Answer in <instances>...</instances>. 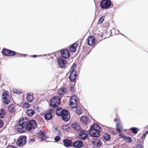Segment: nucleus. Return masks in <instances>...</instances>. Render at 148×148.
<instances>
[{
    "label": "nucleus",
    "instance_id": "f257e3e1",
    "mask_svg": "<svg viewBox=\"0 0 148 148\" xmlns=\"http://www.w3.org/2000/svg\"><path fill=\"white\" fill-rule=\"evenodd\" d=\"M36 122L34 120L30 121L25 118L20 119L18 121V124L15 126L16 130L20 133L25 132L26 130L32 131V130L37 128Z\"/></svg>",
    "mask_w": 148,
    "mask_h": 148
},
{
    "label": "nucleus",
    "instance_id": "f03ea898",
    "mask_svg": "<svg viewBox=\"0 0 148 148\" xmlns=\"http://www.w3.org/2000/svg\"><path fill=\"white\" fill-rule=\"evenodd\" d=\"M101 129V127L98 124L95 123L93 126H91L89 133L90 135L93 137H98L100 136L99 131Z\"/></svg>",
    "mask_w": 148,
    "mask_h": 148
},
{
    "label": "nucleus",
    "instance_id": "7ed1b4c3",
    "mask_svg": "<svg viewBox=\"0 0 148 148\" xmlns=\"http://www.w3.org/2000/svg\"><path fill=\"white\" fill-rule=\"evenodd\" d=\"M56 115L58 116H62V119L64 121H67L70 119V115L68 111L63 110L60 112H56Z\"/></svg>",
    "mask_w": 148,
    "mask_h": 148
},
{
    "label": "nucleus",
    "instance_id": "20e7f679",
    "mask_svg": "<svg viewBox=\"0 0 148 148\" xmlns=\"http://www.w3.org/2000/svg\"><path fill=\"white\" fill-rule=\"evenodd\" d=\"M60 97L58 96L54 97L51 99L50 106L53 108L57 107L60 104Z\"/></svg>",
    "mask_w": 148,
    "mask_h": 148
},
{
    "label": "nucleus",
    "instance_id": "39448f33",
    "mask_svg": "<svg viewBox=\"0 0 148 148\" xmlns=\"http://www.w3.org/2000/svg\"><path fill=\"white\" fill-rule=\"evenodd\" d=\"M77 98L75 95H72L71 97L69 105L72 108H74L77 107Z\"/></svg>",
    "mask_w": 148,
    "mask_h": 148
},
{
    "label": "nucleus",
    "instance_id": "423d86ee",
    "mask_svg": "<svg viewBox=\"0 0 148 148\" xmlns=\"http://www.w3.org/2000/svg\"><path fill=\"white\" fill-rule=\"evenodd\" d=\"M100 6L103 9H107L111 5L110 0H102L100 3Z\"/></svg>",
    "mask_w": 148,
    "mask_h": 148
},
{
    "label": "nucleus",
    "instance_id": "0eeeda50",
    "mask_svg": "<svg viewBox=\"0 0 148 148\" xmlns=\"http://www.w3.org/2000/svg\"><path fill=\"white\" fill-rule=\"evenodd\" d=\"M27 141L26 137L24 136H21L17 142V145L19 147L23 146Z\"/></svg>",
    "mask_w": 148,
    "mask_h": 148
},
{
    "label": "nucleus",
    "instance_id": "6e6552de",
    "mask_svg": "<svg viewBox=\"0 0 148 148\" xmlns=\"http://www.w3.org/2000/svg\"><path fill=\"white\" fill-rule=\"evenodd\" d=\"M2 53L6 56H13L16 54L15 52L10 50L4 49L2 50Z\"/></svg>",
    "mask_w": 148,
    "mask_h": 148
},
{
    "label": "nucleus",
    "instance_id": "1a4fd4ad",
    "mask_svg": "<svg viewBox=\"0 0 148 148\" xmlns=\"http://www.w3.org/2000/svg\"><path fill=\"white\" fill-rule=\"evenodd\" d=\"M88 137V132L86 131H81L79 133L78 138L82 140L85 139Z\"/></svg>",
    "mask_w": 148,
    "mask_h": 148
},
{
    "label": "nucleus",
    "instance_id": "9d476101",
    "mask_svg": "<svg viewBox=\"0 0 148 148\" xmlns=\"http://www.w3.org/2000/svg\"><path fill=\"white\" fill-rule=\"evenodd\" d=\"M87 41L90 46H93L95 42V37L92 36H89L87 39Z\"/></svg>",
    "mask_w": 148,
    "mask_h": 148
},
{
    "label": "nucleus",
    "instance_id": "9b49d317",
    "mask_svg": "<svg viewBox=\"0 0 148 148\" xmlns=\"http://www.w3.org/2000/svg\"><path fill=\"white\" fill-rule=\"evenodd\" d=\"M60 53L62 56L64 58H68L70 56V53L66 49L61 50Z\"/></svg>",
    "mask_w": 148,
    "mask_h": 148
},
{
    "label": "nucleus",
    "instance_id": "f8f14e48",
    "mask_svg": "<svg viewBox=\"0 0 148 148\" xmlns=\"http://www.w3.org/2000/svg\"><path fill=\"white\" fill-rule=\"evenodd\" d=\"M58 65L61 68H63L65 66L66 62L61 57L58 58Z\"/></svg>",
    "mask_w": 148,
    "mask_h": 148
},
{
    "label": "nucleus",
    "instance_id": "ddd939ff",
    "mask_svg": "<svg viewBox=\"0 0 148 148\" xmlns=\"http://www.w3.org/2000/svg\"><path fill=\"white\" fill-rule=\"evenodd\" d=\"M8 97L7 92H4L3 93L2 98L3 99V103L6 104H8L9 102V101L8 98Z\"/></svg>",
    "mask_w": 148,
    "mask_h": 148
},
{
    "label": "nucleus",
    "instance_id": "4468645a",
    "mask_svg": "<svg viewBox=\"0 0 148 148\" xmlns=\"http://www.w3.org/2000/svg\"><path fill=\"white\" fill-rule=\"evenodd\" d=\"M93 145L97 147H99L102 145V142L99 139L97 138H95L92 140Z\"/></svg>",
    "mask_w": 148,
    "mask_h": 148
},
{
    "label": "nucleus",
    "instance_id": "2eb2a0df",
    "mask_svg": "<svg viewBox=\"0 0 148 148\" xmlns=\"http://www.w3.org/2000/svg\"><path fill=\"white\" fill-rule=\"evenodd\" d=\"M63 142L64 146L66 147H69L72 146V141L69 139H64Z\"/></svg>",
    "mask_w": 148,
    "mask_h": 148
},
{
    "label": "nucleus",
    "instance_id": "dca6fc26",
    "mask_svg": "<svg viewBox=\"0 0 148 148\" xmlns=\"http://www.w3.org/2000/svg\"><path fill=\"white\" fill-rule=\"evenodd\" d=\"M73 146L75 148H81L83 146V142L80 140L76 141L73 143Z\"/></svg>",
    "mask_w": 148,
    "mask_h": 148
},
{
    "label": "nucleus",
    "instance_id": "f3484780",
    "mask_svg": "<svg viewBox=\"0 0 148 148\" xmlns=\"http://www.w3.org/2000/svg\"><path fill=\"white\" fill-rule=\"evenodd\" d=\"M37 134L39 135V138H40L41 140H43L46 139L47 136L45 135L43 131L42 130L38 132Z\"/></svg>",
    "mask_w": 148,
    "mask_h": 148
},
{
    "label": "nucleus",
    "instance_id": "a211bd4d",
    "mask_svg": "<svg viewBox=\"0 0 148 148\" xmlns=\"http://www.w3.org/2000/svg\"><path fill=\"white\" fill-rule=\"evenodd\" d=\"M26 98L27 101L29 102H31L33 99V96L32 93L27 92L26 94Z\"/></svg>",
    "mask_w": 148,
    "mask_h": 148
},
{
    "label": "nucleus",
    "instance_id": "6ab92c4d",
    "mask_svg": "<svg viewBox=\"0 0 148 148\" xmlns=\"http://www.w3.org/2000/svg\"><path fill=\"white\" fill-rule=\"evenodd\" d=\"M78 45V44L76 43H75L71 45L69 48L70 51L71 52H75V51L76 48Z\"/></svg>",
    "mask_w": 148,
    "mask_h": 148
},
{
    "label": "nucleus",
    "instance_id": "aec40b11",
    "mask_svg": "<svg viewBox=\"0 0 148 148\" xmlns=\"http://www.w3.org/2000/svg\"><path fill=\"white\" fill-rule=\"evenodd\" d=\"M72 126V127L76 131H78L81 130V127L79 124L77 123H73Z\"/></svg>",
    "mask_w": 148,
    "mask_h": 148
},
{
    "label": "nucleus",
    "instance_id": "412c9836",
    "mask_svg": "<svg viewBox=\"0 0 148 148\" xmlns=\"http://www.w3.org/2000/svg\"><path fill=\"white\" fill-rule=\"evenodd\" d=\"M89 121L88 118L86 116H83L80 118V121L84 124H86Z\"/></svg>",
    "mask_w": 148,
    "mask_h": 148
},
{
    "label": "nucleus",
    "instance_id": "4be33fe9",
    "mask_svg": "<svg viewBox=\"0 0 148 148\" xmlns=\"http://www.w3.org/2000/svg\"><path fill=\"white\" fill-rule=\"evenodd\" d=\"M66 93V88H65L60 89L58 91V94L61 97H62Z\"/></svg>",
    "mask_w": 148,
    "mask_h": 148
},
{
    "label": "nucleus",
    "instance_id": "5701e85b",
    "mask_svg": "<svg viewBox=\"0 0 148 148\" xmlns=\"http://www.w3.org/2000/svg\"><path fill=\"white\" fill-rule=\"evenodd\" d=\"M76 65L75 64H73L71 67V71L70 73V75H72L76 76V72L74 70V68L75 67Z\"/></svg>",
    "mask_w": 148,
    "mask_h": 148
},
{
    "label": "nucleus",
    "instance_id": "b1692460",
    "mask_svg": "<svg viewBox=\"0 0 148 148\" xmlns=\"http://www.w3.org/2000/svg\"><path fill=\"white\" fill-rule=\"evenodd\" d=\"M44 117L45 120H49L52 118V115L51 113H47L45 114Z\"/></svg>",
    "mask_w": 148,
    "mask_h": 148
},
{
    "label": "nucleus",
    "instance_id": "393cba45",
    "mask_svg": "<svg viewBox=\"0 0 148 148\" xmlns=\"http://www.w3.org/2000/svg\"><path fill=\"white\" fill-rule=\"evenodd\" d=\"M26 113L29 116H32L35 113V111L32 109H28L26 111Z\"/></svg>",
    "mask_w": 148,
    "mask_h": 148
},
{
    "label": "nucleus",
    "instance_id": "a878e982",
    "mask_svg": "<svg viewBox=\"0 0 148 148\" xmlns=\"http://www.w3.org/2000/svg\"><path fill=\"white\" fill-rule=\"evenodd\" d=\"M58 133L56 134L57 135L54 138L56 142L60 140V136H62V134L60 131H58Z\"/></svg>",
    "mask_w": 148,
    "mask_h": 148
},
{
    "label": "nucleus",
    "instance_id": "bb28decb",
    "mask_svg": "<svg viewBox=\"0 0 148 148\" xmlns=\"http://www.w3.org/2000/svg\"><path fill=\"white\" fill-rule=\"evenodd\" d=\"M5 112L4 109L2 108L0 109V118H3L5 117Z\"/></svg>",
    "mask_w": 148,
    "mask_h": 148
},
{
    "label": "nucleus",
    "instance_id": "cd10ccee",
    "mask_svg": "<svg viewBox=\"0 0 148 148\" xmlns=\"http://www.w3.org/2000/svg\"><path fill=\"white\" fill-rule=\"evenodd\" d=\"M116 130L119 133L120 132L122 131L123 130V127L122 125H119L117 123H116Z\"/></svg>",
    "mask_w": 148,
    "mask_h": 148
},
{
    "label": "nucleus",
    "instance_id": "c85d7f7f",
    "mask_svg": "<svg viewBox=\"0 0 148 148\" xmlns=\"http://www.w3.org/2000/svg\"><path fill=\"white\" fill-rule=\"evenodd\" d=\"M15 108L13 104H11L8 107V110L9 111L13 113L14 111Z\"/></svg>",
    "mask_w": 148,
    "mask_h": 148
},
{
    "label": "nucleus",
    "instance_id": "c756f323",
    "mask_svg": "<svg viewBox=\"0 0 148 148\" xmlns=\"http://www.w3.org/2000/svg\"><path fill=\"white\" fill-rule=\"evenodd\" d=\"M143 142L140 141L138 143L136 146L135 148H141L143 147Z\"/></svg>",
    "mask_w": 148,
    "mask_h": 148
},
{
    "label": "nucleus",
    "instance_id": "7c9ffc66",
    "mask_svg": "<svg viewBox=\"0 0 148 148\" xmlns=\"http://www.w3.org/2000/svg\"><path fill=\"white\" fill-rule=\"evenodd\" d=\"M76 113L78 115H79L82 114V109L80 107H76Z\"/></svg>",
    "mask_w": 148,
    "mask_h": 148
},
{
    "label": "nucleus",
    "instance_id": "2f4dec72",
    "mask_svg": "<svg viewBox=\"0 0 148 148\" xmlns=\"http://www.w3.org/2000/svg\"><path fill=\"white\" fill-rule=\"evenodd\" d=\"M104 139L106 140H108L110 139V136L109 135L105 134L103 135Z\"/></svg>",
    "mask_w": 148,
    "mask_h": 148
},
{
    "label": "nucleus",
    "instance_id": "473e14b6",
    "mask_svg": "<svg viewBox=\"0 0 148 148\" xmlns=\"http://www.w3.org/2000/svg\"><path fill=\"white\" fill-rule=\"evenodd\" d=\"M76 76L72 75H70L69 78L70 81L72 82H74Z\"/></svg>",
    "mask_w": 148,
    "mask_h": 148
},
{
    "label": "nucleus",
    "instance_id": "72a5a7b5",
    "mask_svg": "<svg viewBox=\"0 0 148 148\" xmlns=\"http://www.w3.org/2000/svg\"><path fill=\"white\" fill-rule=\"evenodd\" d=\"M138 128L135 127H132L130 128V130H131L133 133L134 134H136L138 132L137 129Z\"/></svg>",
    "mask_w": 148,
    "mask_h": 148
},
{
    "label": "nucleus",
    "instance_id": "f704fd0d",
    "mask_svg": "<svg viewBox=\"0 0 148 148\" xmlns=\"http://www.w3.org/2000/svg\"><path fill=\"white\" fill-rule=\"evenodd\" d=\"M13 92L14 93L17 94H20L22 92V91H20L19 90H18L16 89H13Z\"/></svg>",
    "mask_w": 148,
    "mask_h": 148
},
{
    "label": "nucleus",
    "instance_id": "c9c22d12",
    "mask_svg": "<svg viewBox=\"0 0 148 148\" xmlns=\"http://www.w3.org/2000/svg\"><path fill=\"white\" fill-rule=\"evenodd\" d=\"M52 130L53 132H55L56 134L58 133V131H60L59 130H58L57 128L55 127H53Z\"/></svg>",
    "mask_w": 148,
    "mask_h": 148
},
{
    "label": "nucleus",
    "instance_id": "e433bc0d",
    "mask_svg": "<svg viewBox=\"0 0 148 148\" xmlns=\"http://www.w3.org/2000/svg\"><path fill=\"white\" fill-rule=\"evenodd\" d=\"M23 106L24 108H28L29 106V105L26 102H25L23 104Z\"/></svg>",
    "mask_w": 148,
    "mask_h": 148
},
{
    "label": "nucleus",
    "instance_id": "4c0bfd02",
    "mask_svg": "<svg viewBox=\"0 0 148 148\" xmlns=\"http://www.w3.org/2000/svg\"><path fill=\"white\" fill-rule=\"evenodd\" d=\"M104 16H103L101 17L99 20L98 23H99L101 24V23L104 20Z\"/></svg>",
    "mask_w": 148,
    "mask_h": 148
},
{
    "label": "nucleus",
    "instance_id": "58836bf2",
    "mask_svg": "<svg viewBox=\"0 0 148 148\" xmlns=\"http://www.w3.org/2000/svg\"><path fill=\"white\" fill-rule=\"evenodd\" d=\"M35 140L34 139H31L29 141V143L30 145H31L32 144L33 142H35Z\"/></svg>",
    "mask_w": 148,
    "mask_h": 148
},
{
    "label": "nucleus",
    "instance_id": "ea45409f",
    "mask_svg": "<svg viewBox=\"0 0 148 148\" xmlns=\"http://www.w3.org/2000/svg\"><path fill=\"white\" fill-rule=\"evenodd\" d=\"M126 139H127L128 140V142H131L132 141L131 138L129 136H127Z\"/></svg>",
    "mask_w": 148,
    "mask_h": 148
},
{
    "label": "nucleus",
    "instance_id": "a19ab883",
    "mask_svg": "<svg viewBox=\"0 0 148 148\" xmlns=\"http://www.w3.org/2000/svg\"><path fill=\"white\" fill-rule=\"evenodd\" d=\"M62 108H61L60 107H58L57 108L56 111V112H60Z\"/></svg>",
    "mask_w": 148,
    "mask_h": 148
},
{
    "label": "nucleus",
    "instance_id": "79ce46f5",
    "mask_svg": "<svg viewBox=\"0 0 148 148\" xmlns=\"http://www.w3.org/2000/svg\"><path fill=\"white\" fill-rule=\"evenodd\" d=\"M3 125V123L2 121L0 119V128Z\"/></svg>",
    "mask_w": 148,
    "mask_h": 148
},
{
    "label": "nucleus",
    "instance_id": "37998d69",
    "mask_svg": "<svg viewBox=\"0 0 148 148\" xmlns=\"http://www.w3.org/2000/svg\"><path fill=\"white\" fill-rule=\"evenodd\" d=\"M54 110L53 109H51L49 110V112L48 113H51V114L54 112Z\"/></svg>",
    "mask_w": 148,
    "mask_h": 148
},
{
    "label": "nucleus",
    "instance_id": "c03bdc74",
    "mask_svg": "<svg viewBox=\"0 0 148 148\" xmlns=\"http://www.w3.org/2000/svg\"><path fill=\"white\" fill-rule=\"evenodd\" d=\"M8 148H17L16 147L12 145H9L8 146Z\"/></svg>",
    "mask_w": 148,
    "mask_h": 148
},
{
    "label": "nucleus",
    "instance_id": "a18cd8bd",
    "mask_svg": "<svg viewBox=\"0 0 148 148\" xmlns=\"http://www.w3.org/2000/svg\"><path fill=\"white\" fill-rule=\"evenodd\" d=\"M41 55L40 56H38V55H33V58H36V57H38L39 56H41Z\"/></svg>",
    "mask_w": 148,
    "mask_h": 148
},
{
    "label": "nucleus",
    "instance_id": "49530a36",
    "mask_svg": "<svg viewBox=\"0 0 148 148\" xmlns=\"http://www.w3.org/2000/svg\"><path fill=\"white\" fill-rule=\"evenodd\" d=\"M147 134L145 133H144L143 134V136H144V138H145Z\"/></svg>",
    "mask_w": 148,
    "mask_h": 148
},
{
    "label": "nucleus",
    "instance_id": "de8ad7c7",
    "mask_svg": "<svg viewBox=\"0 0 148 148\" xmlns=\"http://www.w3.org/2000/svg\"><path fill=\"white\" fill-rule=\"evenodd\" d=\"M127 136H123V138L126 139V138H127Z\"/></svg>",
    "mask_w": 148,
    "mask_h": 148
},
{
    "label": "nucleus",
    "instance_id": "09e8293b",
    "mask_svg": "<svg viewBox=\"0 0 148 148\" xmlns=\"http://www.w3.org/2000/svg\"><path fill=\"white\" fill-rule=\"evenodd\" d=\"M118 120V119L117 118H116L114 119V121L115 122V121H117Z\"/></svg>",
    "mask_w": 148,
    "mask_h": 148
},
{
    "label": "nucleus",
    "instance_id": "8fccbe9b",
    "mask_svg": "<svg viewBox=\"0 0 148 148\" xmlns=\"http://www.w3.org/2000/svg\"><path fill=\"white\" fill-rule=\"evenodd\" d=\"M145 138H144V136H141V139H144Z\"/></svg>",
    "mask_w": 148,
    "mask_h": 148
},
{
    "label": "nucleus",
    "instance_id": "3c124183",
    "mask_svg": "<svg viewBox=\"0 0 148 148\" xmlns=\"http://www.w3.org/2000/svg\"><path fill=\"white\" fill-rule=\"evenodd\" d=\"M145 134H146L147 135V134H148V131H147L146 132V133Z\"/></svg>",
    "mask_w": 148,
    "mask_h": 148
},
{
    "label": "nucleus",
    "instance_id": "603ef678",
    "mask_svg": "<svg viewBox=\"0 0 148 148\" xmlns=\"http://www.w3.org/2000/svg\"><path fill=\"white\" fill-rule=\"evenodd\" d=\"M145 127H146V128H147H147H148V125L147 126Z\"/></svg>",
    "mask_w": 148,
    "mask_h": 148
},
{
    "label": "nucleus",
    "instance_id": "864d4df0",
    "mask_svg": "<svg viewBox=\"0 0 148 148\" xmlns=\"http://www.w3.org/2000/svg\"><path fill=\"white\" fill-rule=\"evenodd\" d=\"M65 130H67V129L66 128H65Z\"/></svg>",
    "mask_w": 148,
    "mask_h": 148
},
{
    "label": "nucleus",
    "instance_id": "5fc2aeb1",
    "mask_svg": "<svg viewBox=\"0 0 148 148\" xmlns=\"http://www.w3.org/2000/svg\"><path fill=\"white\" fill-rule=\"evenodd\" d=\"M46 54L44 55V56H46Z\"/></svg>",
    "mask_w": 148,
    "mask_h": 148
},
{
    "label": "nucleus",
    "instance_id": "6e6d98bb",
    "mask_svg": "<svg viewBox=\"0 0 148 148\" xmlns=\"http://www.w3.org/2000/svg\"><path fill=\"white\" fill-rule=\"evenodd\" d=\"M122 35H123V36H124L123 34H122Z\"/></svg>",
    "mask_w": 148,
    "mask_h": 148
}]
</instances>
